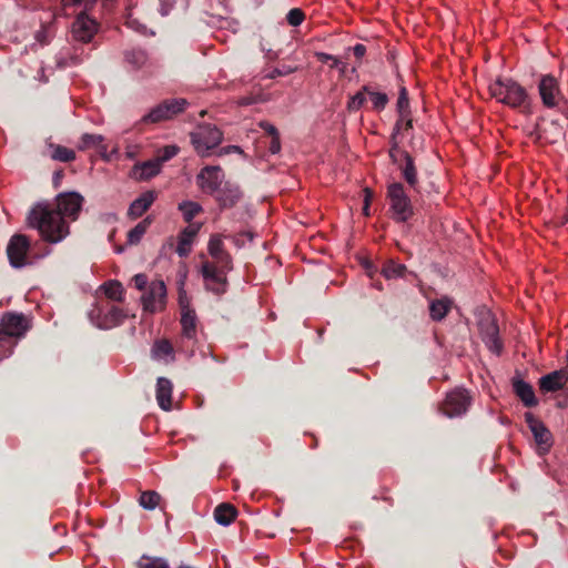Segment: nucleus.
<instances>
[{"label": "nucleus", "instance_id": "f03ea898", "mask_svg": "<svg viewBox=\"0 0 568 568\" xmlns=\"http://www.w3.org/2000/svg\"><path fill=\"white\" fill-rule=\"evenodd\" d=\"M489 92L498 102L510 108H521L528 104V93L526 89L508 78L497 79L489 85Z\"/></svg>", "mask_w": 568, "mask_h": 568}, {"label": "nucleus", "instance_id": "de8ad7c7", "mask_svg": "<svg viewBox=\"0 0 568 568\" xmlns=\"http://www.w3.org/2000/svg\"><path fill=\"white\" fill-rule=\"evenodd\" d=\"M80 62V59L77 55H67L61 52L57 58V65L59 68H65L69 65H74Z\"/></svg>", "mask_w": 568, "mask_h": 568}, {"label": "nucleus", "instance_id": "2f4dec72", "mask_svg": "<svg viewBox=\"0 0 568 568\" xmlns=\"http://www.w3.org/2000/svg\"><path fill=\"white\" fill-rule=\"evenodd\" d=\"M452 301L447 297L435 300L429 304V315L434 321H442L448 313Z\"/></svg>", "mask_w": 568, "mask_h": 568}, {"label": "nucleus", "instance_id": "09e8293b", "mask_svg": "<svg viewBox=\"0 0 568 568\" xmlns=\"http://www.w3.org/2000/svg\"><path fill=\"white\" fill-rule=\"evenodd\" d=\"M254 236L255 234L252 231H244L234 235L233 241L236 246L242 247L246 242H252Z\"/></svg>", "mask_w": 568, "mask_h": 568}, {"label": "nucleus", "instance_id": "72a5a7b5", "mask_svg": "<svg viewBox=\"0 0 568 568\" xmlns=\"http://www.w3.org/2000/svg\"><path fill=\"white\" fill-rule=\"evenodd\" d=\"M151 225V219L146 217L143 221L139 222L132 230L128 233V244L134 245L138 244L143 235L145 234L146 230Z\"/></svg>", "mask_w": 568, "mask_h": 568}, {"label": "nucleus", "instance_id": "e433bc0d", "mask_svg": "<svg viewBox=\"0 0 568 568\" xmlns=\"http://www.w3.org/2000/svg\"><path fill=\"white\" fill-rule=\"evenodd\" d=\"M173 347L168 339H161L155 342L152 347V355L156 359H163L168 356H172Z\"/></svg>", "mask_w": 568, "mask_h": 568}, {"label": "nucleus", "instance_id": "39448f33", "mask_svg": "<svg viewBox=\"0 0 568 568\" xmlns=\"http://www.w3.org/2000/svg\"><path fill=\"white\" fill-rule=\"evenodd\" d=\"M223 139L222 132L212 124L199 125L191 133V142L201 156H207L210 151L216 148Z\"/></svg>", "mask_w": 568, "mask_h": 568}, {"label": "nucleus", "instance_id": "dca6fc26", "mask_svg": "<svg viewBox=\"0 0 568 568\" xmlns=\"http://www.w3.org/2000/svg\"><path fill=\"white\" fill-rule=\"evenodd\" d=\"M98 31V23L87 14H79L72 23V37L79 42H90Z\"/></svg>", "mask_w": 568, "mask_h": 568}, {"label": "nucleus", "instance_id": "e2e57ef3", "mask_svg": "<svg viewBox=\"0 0 568 568\" xmlns=\"http://www.w3.org/2000/svg\"><path fill=\"white\" fill-rule=\"evenodd\" d=\"M186 303V300H185V296H183L182 294L180 295V305L182 306H189Z\"/></svg>", "mask_w": 568, "mask_h": 568}, {"label": "nucleus", "instance_id": "4468645a", "mask_svg": "<svg viewBox=\"0 0 568 568\" xmlns=\"http://www.w3.org/2000/svg\"><path fill=\"white\" fill-rule=\"evenodd\" d=\"M83 196L78 192H68L60 194L57 197V212H61V216L69 217L75 221L79 217V213L82 209Z\"/></svg>", "mask_w": 568, "mask_h": 568}, {"label": "nucleus", "instance_id": "3c124183", "mask_svg": "<svg viewBox=\"0 0 568 568\" xmlns=\"http://www.w3.org/2000/svg\"><path fill=\"white\" fill-rule=\"evenodd\" d=\"M64 7L68 6H83L84 8H89L95 3V0H62Z\"/></svg>", "mask_w": 568, "mask_h": 568}, {"label": "nucleus", "instance_id": "7c9ffc66", "mask_svg": "<svg viewBox=\"0 0 568 568\" xmlns=\"http://www.w3.org/2000/svg\"><path fill=\"white\" fill-rule=\"evenodd\" d=\"M237 511L234 506L223 503L214 510V519L221 526H229L235 519Z\"/></svg>", "mask_w": 568, "mask_h": 568}, {"label": "nucleus", "instance_id": "052dcab7", "mask_svg": "<svg viewBox=\"0 0 568 568\" xmlns=\"http://www.w3.org/2000/svg\"><path fill=\"white\" fill-rule=\"evenodd\" d=\"M316 57L322 62L333 61V59L335 58L334 55L325 52H316Z\"/></svg>", "mask_w": 568, "mask_h": 568}, {"label": "nucleus", "instance_id": "c756f323", "mask_svg": "<svg viewBox=\"0 0 568 568\" xmlns=\"http://www.w3.org/2000/svg\"><path fill=\"white\" fill-rule=\"evenodd\" d=\"M407 274L415 276L404 264L397 263L394 260L386 261L382 268V275L386 280L404 278Z\"/></svg>", "mask_w": 568, "mask_h": 568}, {"label": "nucleus", "instance_id": "f8f14e48", "mask_svg": "<svg viewBox=\"0 0 568 568\" xmlns=\"http://www.w3.org/2000/svg\"><path fill=\"white\" fill-rule=\"evenodd\" d=\"M470 396L464 388H456L447 394L442 410L444 415L453 418L465 414L470 405Z\"/></svg>", "mask_w": 568, "mask_h": 568}, {"label": "nucleus", "instance_id": "49530a36", "mask_svg": "<svg viewBox=\"0 0 568 568\" xmlns=\"http://www.w3.org/2000/svg\"><path fill=\"white\" fill-rule=\"evenodd\" d=\"M178 152L179 148L176 145H166L160 151V154L158 155L156 159L161 161L162 164L163 162L169 161L173 156H175Z\"/></svg>", "mask_w": 568, "mask_h": 568}, {"label": "nucleus", "instance_id": "1a4fd4ad", "mask_svg": "<svg viewBox=\"0 0 568 568\" xmlns=\"http://www.w3.org/2000/svg\"><path fill=\"white\" fill-rule=\"evenodd\" d=\"M98 327L109 329L123 323L128 314L115 305L95 306L90 313Z\"/></svg>", "mask_w": 568, "mask_h": 568}, {"label": "nucleus", "instance_id": "603ef678", "mask_svg": "<svg viewBox=\"0 0 568 568\" xmlns=\"http://www.w3.org/2000/svg\"><path fill=\"white\" fill-rule=\"evenodd\" d=\"M175 0H160V12L166 16L174 7Z\"/></svg>", "mask_w": 568, "mask_h": 568}, {"label": "nucleus", "instance_id": "423d86ee", "mask_svg": "<svg viewBox=\"0 0 568 568\" xmlns=\"http://www.w3.org/2000/svg\"><path fill=\"white\" fill-rule=\"evenodd\" d=\"M189 102L183 98H174L164 100L156 106L150 110L141 121L144 123H158L166 121L183 112L187 106Z\"/></svg>", "mask_w": 568, "mask_h": 568}, {"label": "nucleus", "instance_id": "a18cd8bd", "mask_svg": "<svg viewBox=\"0 0 568 568\" xmlns=\"http://www.w3.org/2000/svg\"><path fill=\"white\" fill-rule=\"evenodd\" d=\"M365 91L364 89L359 92H357L356 94H354L348 103H347V109L349 111H357L362 108V105L364 104V102L366 101V97H365Z\"/></svg>", "mask_w": 568, "mask_h": 568}, {"label": "nucleus", "instance_id": "a878e982", "mask_svg": "<svg viewBox=\"0 0 568 568\" xmlns=\"http://www.w3.org/2000/svg\"><path fill=\"white\" fill-rule=\"evenodd\" d=\"M199 230L200 225H190L181 232L176 247V253L179 256L185 257L190 254L193 240L196 236Z\"/></svg>", "mask_w": 568, "mask_h": 568}, {"label": "nucleus", "instance_id": "393cba45", "mask_svg": "<svg viewBox=\"0 0 568 568\" xmlns=\"http://www.w3.org/2000/svg\"><path fill=\"white\" fill-rule=\"evenodd\" d=\"M172 383L165 377H159L156 382V400L163 410L171 409Z\"/></svg>", "mask_w": 568, "mask_h": 568}, {"label": "nucleus", "instance_id": "f704fd0d", "mask_svg": "<svg viewBox=\"0 0 568 568\" xmlns=\"http://www.w3.org/2000/svg\"><path fill=\"white\" fill-rule=\"evenodd\" d=\"M160 500V494L154 490H146L141 494L139 503L142 508L153 510L159 506Z\"/></svg>", "mask_w": 568, "mask_h": 568}, {"label": "nucleus", "instance_id": "4c0bfd02", "mask_svg": "<svg viewBox=\"0 0 568 568\" xmlns=\"http://www.w3.org/2000/svg\"><path fill=\"white\" fill-rule=\"evenodd\" d=\"M161 165V161L158 159L144 162L140 166V178L144 180L153 178L160 172Z\"/></svg>", "mask_w": 568, "mask_h": 568}, {"label": "nucleus", "instance_id": "9d476101", "mask_svg": "<svg viewBox=\"0 0 568 568\" xmlns=\"http://www.w3.org/2000/svg\"><path fill=\"white\" fill-rule=\"evenodd\" d=\"M143 310L149 313L162 311L166 304V286L162 280L152 281L141 296Z\"/></svg>", "mask_w": 568, "mask_h": 568}, {"label": "nucleus", "instance_id": "37998d69", "mask_svg": "<svg viewBox=\"0 0 568 568\" xmlns=\"http://www.w3.org/2000/svg\"><path fill=\"white\" fill-rule=\"evenodd\" d=\"M298 65L282 64L273 69L270 73L264 75L265 79H275L276 77H284L298 71Z\"/></svg>", "mask_w": 568, "mask_h": 568}, {"label": "nucleus", "instance_id": "13d9d810", "mask_svg": "<svg viewBox=\"0 0 568 568\" xmlns=\"http://www.w3.org/2000/svg\"><path fill=\"white\" fill-rule=\"evenodd\" d=\"M232 152L241 153V152H242V150H241V148H240V146H237V145H229V146L222 148V149L219 151V155L229 154V153H232Z\"/></svg>", "mask_w": 568, "mask_h": 568}, {"label": "nucleus", "instance_id": "6e6d98bb", "mask_svg": "<svg viewBox=\"0 0 568 568\" xmlns=\"http://www.w3.org/2000/svg\"><path fill=\"white\" fill-rule=\"evenodd\" d=\"M365 192V199H364V206H363V213L368 216L369 215V202L372 199V192L368 189L364 190Z\"/></svg>", "mask_w": 568, "mask_h": 568}, {"label": "nucleus", "instance_id": "864d4df0", "mask_svg": "<svg viewBox=\"0 0 568 568\" xmlns=\"http://www.w3.org/2000/svg\"><path fill=\"white\" fill-rule=\"evenodd\" d=\"M260 128L263 129L271 136L280 135L277 129L267 121L260 122Z\"/></svg>", "mask_w": 568, "mask_h": 568}, {"label": "nucleus", "instance_id": "f257e3e1", "mask_svg": "<svg viewBox=\"0 0 568 568\" xmlns=\"http://www.w3.org/2000/svg\"><path fill=\"white\" fill-rule=\"evenodd\" d=\"M27 225L37 230L41 239L50 244H58L70 234V226L61 212L45 202H39L30 209Z\"/></svg>", "mask_w": 568, "mask_h": 568}, {"label": "nucleus", "instance_id": "b1692460", "mask_svg": "<svg viewBox=\"0 0 568 568\" xmlns=\"http://www.w3.org/2000/svg\"><path fill=\"white\" fill-rule=\"evenodd\" d=\"M513 387L515 394L526 407H534L538 404L532 386L520 378H514Z\"/></svg>", "mask_w": 568, "mask_h": 568}, {"label": "nucleus", "instance_id": "f3484780", "mask_svg": "<svg viewBox=\"0 0 568 568\" xmlns=\"http://www.w3.org/2000/svg\"><path fill=\"white\" fill-rule=\"evenodd\" d=\"M525 420L534 435V439L544 450H549L552 445V435L546 425L531 413L525 414Z\"/></svg>", "mask_w": 568, "mask_h": 568}, {"label": "nucleus", "instance_id": "79ce46f5", "mask_svg": "<svg viewBox=\"0 0 568 568\" xmlns=\"http://www.w3.org/2000/svg\"><path fill=\"white\" fill-rule=\"evenodd\" d=\"M364 91L369 94L374 109L379 111L386 106L388 98L385 93L373 92L368 87H364Z\"/></svg>", "mask_w": 568, "mask_h": 568}, {"label": "nucleus", "instance_id": "c9c22d12", "mask_svg": "<svg viewBox=\"0 0 568 568\" xmlns=\"http://www.w3.org/2000/svg\"><path fill=\"white\" fill-rule=\"evenodd\" d=\"M179 210L182 212L185 222H191L202 211V207L196 202L184 201L179 204Z\"/></svg>", "mask_w": 568, "mask_h": 568}, {"label": "nucleus", "instance_id": "0e129e2a", "mask_svg": "<svg viewBox=\"0 0 568 568\" xmlns=\"http://www.w3.org/2000/svg\"><path fill=\"white\" fill-rule=\"evenodd\" d=\"M250 103H251V101H248V100H243V101L241 102V104H243V105H248Z\"/></svg>", "mask_w": 568, "mask_h": 568}, {"label": "nucleus", "instance_id": "ea45409f", "mask_svg": "<svg viewBox=\"0 0 568 568\" xmlns=\"http://www.w3.org/2000/svg\"><path fill=\"white\" fill-rule=\"evenodd\" d=\"M52 159L60 162H71L75 159V153L73 150L68 149L62 145H57L52 152Z\"/></svg>", "mask_w": 568, "mask_h": 568}, {"label": "nucleus", "instance_id": "473e14b6", "mask_svg": "<svg viewBox=\"0 0 568 568\" xmlns=\"http://www.w3.org/2000/svg\"><path fill=\"white\" fill-rule=\"evenodd\" d=\"M101 288L105 296L115 302H122L124 298V288L119 281H109L104 283Z\"/></svg>", "mask_w": 568, "mask_h": 568}, {"label": "nucleus", "instance_id": "ddd939ff", "mask_svg": "<svg viewBox=\"0 0 568 568\" xmlns=\"http://www.w3.org/2000/svg\"><path fill=\"white\" fill-rule=\"evenodd\" d=\"M224 181V173L219 165H206L196 175L199 187L207 194H214L219 191Z\"/></svg>", "mask_w": 568, "mask_h": 568}, {"label": "nucleus", "instance_id": "7ed1b4c3", "mask_svg": "<svg viewBox=\"0 0 568 568\" xmlns=\"http://www.w3.org/2000/svg\"><path fill=\"white\" fill-rule=\"evenodd\" d=\"M200 273L204 281V287L206 291L212 292L215 295H223L229 287L227 274L233 270V266L223 267L216 263L210 262L204 255Z\"/></svg>", "mask_w": 568, "mask_h": 568}, {"label": "nucleus", "instance_id": "4d7b16f0", "mask_svg": "<svg viewBox=\"0 0 568 568\" xmlns=\"http://www.w3.org/2000/svg\"><path fill=\"white\" fill-rule=\"evenodd\" d=\"M352 50H353L354 55L357 59H362L365 55V53H366L365 45H363L361 43H357L356 45H354Z\"/></svg>", "mask_w": 568, "mask_h": 568}, {"label": "nucleus", "instance_id": "20e7f679", "mask_svg": "<svg viewBox=\"0 0 568 568\" xmlns=\"http://www.w3.org/2000/svg\"><path fill=\"white\" fill-rule=\"evenodd\" d=\"M387 197L389 200L392 216L397 222H406L413 215V206L402 183L395 182L388 185Z\"/></svg>", "mask_w": 568, "mask_h": 568}, {"label": "nucleus", "instance_id": "5701e85b", "mask_svg": "<svg viewBox=\"0 0 568 568\" xmlns=\"http://www.w3.org/2000/svg\"><path fill=\"white\" fill-rule=\"evenodd\" d=\"M196 324H197V317H196L194 310L190 308L189 306L182 305L181 326H182L183 337H185L187 339H195L196 338Z\"/></svg>", "mask_w": 568, "mask_h": 568}, {"label": "nucleus", "instance_id": "bb28decb", "mask_svg": "<svg viewBox=\"0 0 568 568\" xmlns=\"http://www.w3.org/2000/svg\"><path fill=\"white\" fill-rule=\"evenodd\" d=\"M408 94L405 88H402L399 91L398 100H397V110L399 113V120L396 122L395 131H399L402 125L405 124V128H412V119L408 118Z\"/></svg>", "mask_w": 568, "mask_h": 568}, {"label": "nucleus", "instance_id": "5fc2aeb1", "mask_svg": "<svg viewBox=\"0 0 568 568\" xmlns=\"http://www.w3.org/2000/svg\"><path fill=\"white\" fill-rule=\"evenodd\" d=\"M268 150L272 154H276L281 151V140L280 135L272 136Z\"/></svg>", "mask_w": 568, "mask_h": 568}, {"label": "nucleus", "instance_id": "0eeeda50", "mask_svg": "<svg viewBox=\"0 0 568 568\" xmlns=\"http://www.w3.org/2000/svg\"><path fill=\"white\" fill-rule=\"evenodd\" d=\"M478 329L481 336L483 342L487 346V348L496 354L499 355L503 349V344L499 339V328L496 323V320L494 315L485 311L480 313L479 320H478Z\"/></svg>", "mask_w": 568, "mask_h": 568}, {"label": "nucleus", "instance_id": "a211bd4d", "mask_svg": "<svg viewBox=\"0 0 568 568\" xmlns=\"http://www.w3.org/2000/svg\"><path fill=\"white\" fill-rule=\"evenodd\" d=\"M539 94L545 106L554 108L559 101V85L551 75H544L538 84Z\"/></svg>", "mask_w": 568, "mask_h": 568}, {"label": "nucleus", "instance_id": "412c9836", "mask_svg": "<svg viewBox=\"0 0 568 568\" xmlns=\"http://www.w3.org/2000/svg\"><path fill=\"white\" fill-rule=\"evenodd\" d=\"M567 381L568 372L566 369H559L542 376L539 379V387L542 392H556L561 389Z\"/></svg>", "mask_w": 568, "mask_h": 568}, {"label": "nucleus", "instance_id": "4be33fe9", "mask_svg": "<svg viewBox=\"0 0 568 568\" xmlns=\"http://www.w3.org/2000/svg\"><path fill=\"white\" fill-rule=\"evenodd\" d=\"M155 200V193L153 191H146L135 199L129 206L128 215L131 219L140 217Z\"/></svg>", "mask_w": 568, "mask_h": 568}, {"label": "nucleus", "instance_id": "58836bf2", "mask_svg": "<svg viewBox=\"0 0 568 568\" xmlns=\"http://www.w3.org/2000/svg\"><path fill=\"white\" fill-rule=\"evenodd\" d=\"M17 341L12 336H7V334L0 331V359L8 357L12 354L13 348L17 345Z\"/></svg>", "mask_w": 568, "mask_h": 568}, {"label": "nucleus", "instance_id": "bf43d9fd", "mask_svg": "<svg viewBox=\"0 0 568 568\" xmlns=\"http://www.w3.org/2000/svg\"><path fill=\"white\" fill-rule=\"evenodd\" d=\"M332 68L338 69L341 74H344L346 72V63L339 61L337 58L333 59Z\"/></svg>", "mask_w": 568, "mask_h": 568}, {"label": "nucleus", "instance_id": "680f3d73", "mask_svg": "<svg viewBox=\"0 0 568 568\" xmlns=\"http://www.w3.org/2000/svg\"><path fill=\"white\" fill-rule=\"evenodd\" d=\"M266 58L270 60H276L278 58V52L268 49L266 52Z\"/></svg>", "mask_w": 568, "mask_h": 568}, {"label": "nucleus", "instance_id": "8fccbe9b", "mask_svg": "<svg viewBox=\"0 0 568 568\" xmlns=\"http://www.w3.org/2000/svg\"><path fill=\"white\" fill-rule=\"evenodd\" d=\"M134 286L139 291H146L149 286L148 277L145 274H136L133 277Z\"/></svg>", "mask_w": 568, "mask_h": 568}, {"label": "nucleus", "instance_id": "cd10ccee", "mask_svg": "<svg viewBox=\"0 0 568 568\" xmlns=\"http://www.w3.org/2000/svg\"><path fill=\"white\" fill-rule=\"evenodd\" d=\"M124 58L126 63L134 70L152 67V62L149 61L148 53L142 49L128 50L124 53Z\"/></svg>", "mask_w": 568, "mask_h": 568}, {"label": "nucleus", "instance_id": "2eb2a0df", "mask_svg": "<svg viewBox=\"0 0 568 568\" xmlns=\"http://www.w3.org/2000/svg\"><path fill=\"white\" fill-rule=\"evenodd\" d=\"M28 329V321L22 314L8 312L0 318V331L7 336L19 339L24 336Z\"/></svg>", "mask_w": 568, "mask_h": 568}, {"label": "nucleus", "instance_id": "9b49d317", "mask_svg": "<svg viewBox=\"0 0 568 568\" xmlns=\"http://www.w3.org/2000/svg\"><path fill=\"white\" fill-rule=\"evenodd\" d=\"M30 250V240L24 234H14L7 246V255L10 265L21 268L28 264L27 255Z\"/></svg>", "mask_w": 568, "mask_h": 568}, {"label": "nucleus", "instance_id": "aec40b11", "mask_svg": "<svg viewBox=\"0 0 568 568\" xmlns=\"http://www.w3.org/2000/svg\"><path fill=\"white\" fill-rule=\"evenodd\" d=\"M242 197V192L239 185L225 182L222 187L216 192V201L222 207L234 206Z\"/></svg>", "mask_w": 568, "mask_h": 568}, {"label": "nucleus", "instance_id": "a19ab883", "mask_svg": "<svg viewBox=\"0 0 568 568\" xmlns=\"http://www.w3.org/2000/svg\"><path fill=\"white\" fill-rule=\"evenodd\" d=\"M142 560H146V562H140V568H170L168 561L160 557H149L143 556ZM180 568H191L189 566H180Z\"/></svg>", "mask_w": 568, "mask_h": 568}, {"label": "nucleus", "instance_id": "c85d7f7f", "mask_svg": "<svg viewBox=\"0 0 568 568\" xmlns=\"http://www.w3.org/2000/svg\"><path fill=\"white\" fill-rule=\"evenodd\" d=\"M103 141H104V136L101 134L84 133L80 139L78 149L80 151L95 149L103 155L106 153V146L103 144Z\"/></svg>", "mask_w": 568, "mask_h": 568}, {"label": "nucleus", "instance_id": "6e6552de", "mask_svg": "<svg viewBox=\"0 0 568 568\" xmlns=\"http://www.w3.org/2000/svg\"><path fill=\"white\" fill-rule=\"evenodd\" d=\"M389 156L395 163L398 162V156L404 160V163L400 165L403 178L417 194L423 195V192L429 193L428 190H423L419 185L417 170L414 160L408 152L400 150L396 144H394L389 150Z\"/></svg>", "mask_w": 568, "mask_h": 568}, {"label": "nucleus", "instance_id": "6ab92c4d", "mask_svg": "<svg viewBox=\"0 0 568 568\" xmlns=\"http://www.w3.org/2000/svg\"><path fill=\"white\" fill-rule=\"evenodd\" d=\"M207 252L212 257L211 262L216 263L217 265H223V267L233 266L232 256L225 251L220 235L214 234L210 237Z\"/></svg>", "mask_w": 568, "mask_h": 568}, {"label": "nucleus", "instance_id": "c03bdc74", "mask_svg": "<svg viewBox=\"0 0 568 568\" xmlns=\"http://www.w3.org/2000/svg\"><path fill=\"white\" fill-rule=\"evenodd\" d=\"M304 12L298 8L291 9L286 14V21L292 27L301 26L304 21Z\"/></svg>", "mask_w": 568, "mask_h": 568}]
</instances>
